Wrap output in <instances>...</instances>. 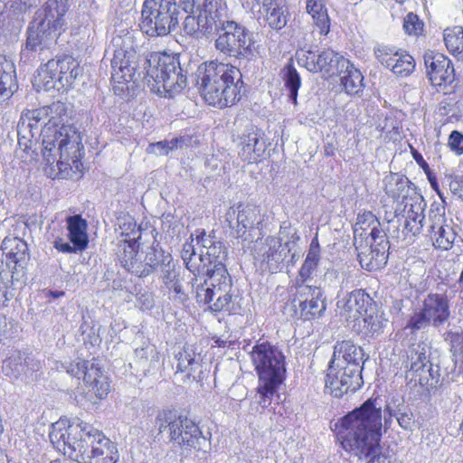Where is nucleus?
<instances>
[{
    "label": "nucleus",
    "instance_id": "nucleus-1",
    "mask_svg": "<svg viewBox=\"0 0 463 463\" xmlns=\"http://www.w3.org/2000/svg\"><path fill=\"white\" fill-rule=\"evenodd\" d=\"M111 44L114 49L111 78L114 81L137 82L144 79L151 90L161 92L162 88L169 97L186 87L187 76L181 67L179 56L152 52L143 60L141 68L137 44L131 33L113 37Z\"/></svg>",
    "mask_w": 463,
    "mask_h": 463
},
{
    "label": "nucleus",
    "instance_id": "nucleus-2",
    "mask_svg": "<svg viewBox=\"0 0 463 463\" xmlns=\"http://www.w3.org/2000/svg\"><path fill=\"white\" fill-rule=\"evenodd\" d=\"M49 438L57 450L78 463H116L119 459L115 443L79 418H60L52 424Z\"/></svg>",
    "mask_w": 463,
    "mask_h": 463
},
{
    "label": "nucleus",
    "instance_id": "nucleus-3",
    "mask_svg": "<svg viewBox=\"0 0 463 463\" xmlns=\"http://www.w3.org/2000/svg\"><path fill=\"white\" fill-rule=\"evenodd\" d=\"M381 407L369 399L341 419L338 439L350 456L362 461L381 449Z\"/></svg>",
    "mask_w": 463,
    "mask_h": 463
},
{
    "label": "nucleus",
    "instance_id": "nucleus-4",
    "mask_svg": "<svg viewBox=\"0 0 463 463\" xmlns=\"http://www.w3.org/2000/svg\"><path fill=\"white\" fill-rule=\"evenodd\" d=\"M43 156L48 165L56 163L60 171L80 170L83 146L80 133L73 125L58 126L55 116L41 130Z\"/></svg>",
    "mask_w": 463,
    "mask_h": 463
},
{
    "label": "nucleus",
    "instance_id": "nucleus-5",
    "mask_svg": "<svg viewBox=\"0 0 463 463\" xmlns=\"http://www.w3.org/2000/svg\"><path fill=\"white\" fill-rule=\"evenodd\" d=\"M155 428L159 434L167 430L170 440L183 449L201 453L203 456L212 449L211 433L203 434L193 420L186 416H177L175 411H160L155 419Z\"/></svg>",
    "mask_w": 463,
    "mask_h": 463
},
{
    "label": "nucleus",
    "instance_id": "nucleus-6",
    "mask_svg": "<svg viewBox=\"0 0 463 463\" xmlns=\"http://www.w3.org/2000/svg\"><path fill=\"white\" fill-rule=\"evenodd\" d=\"M68 11L66 0H48L43 7L35 13L34 20L28 28L26 48L41 51L56 43L64 31V14Z\"/></svg>",
    "mask_w": 463,
    "mask_h": 463
},
{
    "label": "nucleus",
    "instance_id": "nucleus-7",
    "mask_svg": "<svg viewBox=\"0 0 463 463\" xmlns=\"http://www.w3.org/2000/svg\"><path fill=\"white\" fill-rule=\"evenodd\" d=\"M214 48L224 57L234 58L242 71L255 68L257 50L252 33L243 24L229 20L221 27Z\"/></svg>",
    "mask_w": 463,
    "mask_h": 463
},
{
    "label": "nucleus",
    "instance_id": "nucleus-8",
    "mask_svg": "<svg viewBox=\"0 0 463 463\" xmlns=\"http://www.w3.org/2000/svg\"><path fill=\"white\" fill-rule=\"evenodd\" d=\"M138 247L139 243L133 238L118 243L117 250L120 265L137 278H146L173 260L172 255L156 241L146 249L145 255L138 252Z\"/></svg>",
    "mask_w": 463,
    "mask_h": 463
},
{
    "label": "nucleus",
    "instance_id": "nucleus-9",
    "mask_svg": "<svg viewBox=\"0 0 463 463\" xmlns=\"http://www.w3.org/2000/svg\"><path fill=\"white\" fill-rule=\"evenodd\" d=\"M221 272L217 277L204 279L203 282L193 283L195 298L200 304H208L209 309L214 313H240L241 308L237 297L232 293V278L228 271L222 269Z\"/></svg>",
    "mask_w": 463,
    "mask_h": 463
},
{
    "label": "nucleus",
    "instance_id": "nucleus-10",
    "mask_svg": "<svg viewBox=\"0 0 463 463\" xmlns=\"http://www.w3.org/2000/svg\"><path fill=\"white\" fill-rule=\"evenodd\" d=\"M178 16L175 0H145L139 26L150 37L165 36L175 29Z\"/></svg>",
    "mask_w": 463,
    "mask_h": 463
},
{
    "label": "nucleus",
    "instance_id": "nucleus-11",
    "mask_svg": "<svg viewBox=\"0 0 463 463\" xmlns=\"http://www.w3.org/2000/svg\"><path fill=\"white\" fill-rule=\"evenodd\" d=\"M242 70L241 67L232 65V63H225L213 60L201 63L195 73L196 84H205L206 90L209 94V98L217 97V89L214 84L222 82L225 85L224 91L226 95L232 97L233 91H237L243 87Z\"/></svg>",
    "mask_w": 463,
    "mask_h": 463
},
{
    "label": "nucleus",
    "instance_id": "nucleus-12",
    "mask_svg": "<svg viewBox=\"0 0 463 463\" xmlns=\"http://www.w3.org/2000/svg\"><path fill=\"white\" fill-rule=\"evenodd\" d=\"M449 300L445 294L430 293L422 301L419 309L411 315L407 327L411 331L426 329L433 326L436 329L443 326L450 318Z\"/></svg>",
    "mask_w": 463,
    "mask_h": 463
},
{
    "label": "nucleus",
    "instance_id": "nucleus-13",
    "mask_svg": "<svg viewBox=\"0 0 463 463\" xmlns=\"http://www.w3.org/2000/svg\"><path fill=\"white\" fill-rule=\"evenodd\" d=\"M410 363L406 372V379L413 384L429 387L438 383L439 366L434 367L431 362V346L424 342L412 345L408 351Z\"/></svg>",
    "mask_w": 463,
    "mask_h": 463
},
{
    "label": "nucleus",
    "instance_id": "nucleus-14",
    "mask_svg": "<svg viewBox=\"0 0 463 463\" xmlns=\"http://www.w3.org/2000/svg\"><path fill=\"white\" fill-rule=\"evenodd\" d=\"M196 241L199 250V275L213 278L217 277V273L221 275L222 269L228 271L224 264L227 249L222 241L204 232L196 236Z\"/></svg>",
    "mask_w": 463,
    "mask_h": 463
},
{
    "label": "nucleus",
    "instance_id": "nucleus-15",
    "mask_svg": "<svg viewBox=\"0 0 463 463\" xmlns=\"http://www.w3.org/2000/svg\"><path fill=\"white\" fill-rule=\"evenodd\" d=\"M251 359L260 381H282L286 372L282 352L269 342L258 343L251 351Z\"/></svg>",
    "mask_w": 463,
    "mask_h": 463
},
{
    "label": "nucleus",
    "instance_id": "nucleus-16",
    "mask_svg": "<svg viewBox=\"0 0 463 463\" xmlns=\"http://www.w3.org/2000/svg\"><path fill=\"white\" fill-rule=\"evenodd\" d=\"M298 63L311 72H323L331 76L337 72L345 64L348 66V60L332 49L321 52L300 50L296 52Z\"/></svg>",
    "mask_w": 463,
    "mask_h": 463
},
{
    "label": "nucleus",
    "instance_id": "nucleus-17",
    "mask_svg": "<svg viewBox=\"0 0 463 463\" xmlns=\"http://www.w3.org/2000/svg\"><path fill=\"white\" fill-rule=\"evenodd\" d=\"M67 373L77 377H83L86 385L92 391L98 399H104L110 391L108 378L98 364L93 361L78 359L67 367Z\"/></svg>",
    "mask_w": 463,
    "mask_h": 463
},
{
    "label": "nucleus",
    "instance_id": "nucleus-18",
    "mask_svg": "<svg viewBox=\"0 0 463 463\" xmlns=\"http://www.w3.org/2000/svg\"><path fill=\"white\" fill-rule=\"evenodd\" d=\"M364 383L362 370L329 364L326 377V388L335 397L355 392Z\"/></svg>",
    "mask_w": 463,
    "mask_h": 463
},
{
    "label": "nucleus",
    "instance_id": "nucleus-19",
    "mask_svg": "<svg viewBox=\"0 0 463 463\" xmlns=\"http://www.w3.org/2000/svg\"><path fill=\"white\" fill-rule=\"evenodd\" d=\"M357 257L362 268L373 271L383 268L388 260L389 241L388 237L375 240L363 239L354 241Z\"/></svg>",
    "mask_w": 463,
    "mask_h": 463
},
{
    "label": "nucleus",
    "instance_id": "nucleus-20",
    "mask_svg": "<svg viewBox=\"0 0 463 463\" xmlns=\"http://www.w3.org/2000/svg\"><path fill=\"white\" fill-rule=\"evenodd\" d=\"M427 236L430 237L436 249L448 250L452 248L457 233L447 223L443 206L431 205L428 214Z\"/></svg>",
    "mask_w": 463,
    "mask_h": 463
},
{
    "label": "nucleus",
    "instance_id": "nucleus-21",
    "mask_svg": "<svg viewBox=\"0 0 463 463\" xmlns=\"http://www.w3.org/2000/svg\"><path fill=\"white\" fill-rule=\"evenodd\" d=\"M3 253L6 256L7 265L12 268V278L19 279L25 275L26 267L30 261V251L27 242L16 236H7L1 245Z\"/></svg>",
    "mask_w": 463,
    "mask_h": 463
},
{
    "label": "nucleus",
    "instance_id": "nucleus-22",
    "mask_svg": "<svg viewBox=\"0 0 463 463\" xmlns=\"http://www.w3.org/2000/svg\"><path fill=\"white\" fill-rule=\"evenodd\" d=\"M300 317L305 320L319 317L326 310L325 298L320 287L308 284H298L297 298Z\"/></svg>",
    "mask_w": 463,
    "mask_h": 463
},
{
    "label": "nucleus",
    "instance_id": "nucleus-23",
    "mask_svg": "<svg viewBox=\"0 0 463 463\" xmlns=\"http://www.w3.org/2000/svg\"><path fill=\"white\" fill-rule=\"evenodd\" d=\"M423 58L427 75L433 86L446 88L454 81V67L448 57L439 52L428 51Z\"/></svg>",
    "mask_w": 463,
    "mask_h": 463
},
{
    "label": "nucleus",
    "instance_id": "nucleus-24",
    "mask_svg": "<svg viewBox=\"0 0 463 463\" xmlns=\"http://www.w3.org/2000/svg\"><path fill=\"white\" fill-rule=\"evenodd\" d=\"M239 155L242 160L251 164L260 161L267 150L264 132L251 126L245 129L241 137Z\"/></svg>",
    "mask_w": 463,
    "mask_h": 463
},
{
    "label": "nucleus",
    "instance_id": "nucleus-25",
    "mask_svg": "<svg viewBox=\"0 0 463 463\" xmlns=\"http://www.w3.org/2000/svg\"><path fill=\"white\" fill-rule=\"evenodd\" d=\"M257 259L266 265V269L276 273L284 266L287 259L285 242L282 243L281 238L269 236L256 249Z\"/></svg>",
    "mask_w": 463,
    "mask_h": 463
},
{
    "label": "nucleus",
    "instance_id": "nucleus-26",
    "mask_svg": "<svg viewBox=\"0 0 463 463\" xmlns=\"http://www.w3.org/2000/svg\"><path fill=\"white\" fill-rule=\"evenodd\" d=\"M337 307L341 309L342 315L345 313L347 318H354V321L358 317L376 310V303L364 289L352 291L346 298L337 302Z\"/></svg>",
    "mask_w": 463,
    "mask_h": 463
},
{
    "label": "nucleus",
    "instance_id": "nucleus-27",
    "mask_svg": "<svg viewBox=\"0 0 463 463\" xmlns=\"http://www.w3.org/2000/svg\"><path fill=\"white\" fill-rule=\"evenodd\" d=\"M175 359L177 373H185V377L192 381L203 380L202 356L195 346L185 345L175 355Z\"/></svg>",
    "mask_w": 463,
    "mask_h": 463
},
{
    "label": "nucleus",
    "instance_id": "nucleus-28",
    "mask_svg": "<svg viewBox=\"0 0 463 463\" xmlns=\"http://www.w3.org/2000/svg\"><path fill=\"white\" fill-rule=\"evenodd\" d=\"M364 350L361 346L351 341H341L335 344L330 363L353 370H362L364 362Z\"/></svg>",
    "mask_w": 463,
    "mask_h": 463
},
{
    "label": "nucleus",
    "instance_id": "nucleus-29",
    "mask_svg": "<svg viewBox=\"0 0 463 463\" xmlns=\"http://www.w3.org/2000/svg\"><path fill=\"white\" fill-rule=\"evenodd\" d=\"M384 191L393 200L405 203L412 200L417 193L415 185L405 175L390 173L383 179Z\"/></svg>",
    "mask_w": 463,
    "mask_h": 463
},
{
    "label": "nucleus",
    "instance_id": "nucleus-30",
    "mask_svg": "<svg viewBox=\"0 0 463 463\" xmlns=\"http://www.w3.org/2000/svg\"><path fill=\"white\" fill-rule=\"evenodd\" d=\"M236 236L243 240H253L252 232L260 229L262 222L260 209L253 204H238Z\"/></svg>",
    "mask_w": 463,
    "mask_h": 463
},
{
    "label": "nucleus",
    "instance_id": "nucleus-31",
    "mask_svg": "<svg viewBox=\"0 0 463 463\" xmlns=\"http://www.w3.org/2000/svg\"><path fill=\"white\" fill-rule=\"evenodd\" d=\"M427 221L395 213L392 219L387 220V232L393 238L406 240L409 235L420 234L423 227H427Z\"/></svg>",
    "mask_w": 463,
    "mask_h": 463
},
{
    "label": "nucleus",
    "instance_id": "nucleus-32",
    "mask_svg": "<svg viewBox=\"0 0 463 463\" xmlns=\"http://www.w3.org/2000/svg\"><path fill=\"white\" fill-rule=\"evenodd\" d=\"M199 25L201 27V33L208 36L213 33V30L216 34L221 30V27L230 19L227 17L225 8L222 6L221 0L217 1L212 8H206L198 14Z\"/></svg>",
    "mask_w": 463,
    "mask_h": 463
},
{
    "label": "nucleus",
    "instance_id": "nucleus-33",
    "mask_svg": "<svg viewBox=\"0 0 463 463\" xmlns=\"http://www.w3.org/2000/svg\"><path fill=\"white\" fill-rule=\"evenodd\" d=\"M160 354L155 345L144 343L135 349V357L130 364L137 373L143 375L154 373L159 368Z\"/></svg>",
    "mask_w": 463,
    "mask_h": 463
},
{
    "label": "nucleus",
    "instance_id": "nucleus-34",
    "mask_svg": "<svg viewBox=\"0 0 463 463\" xmlns=\"http://www.w3.org/2000/svg\"><path fill=\"white\" fill-rule=\"evenodd\" d=\"M366 236L365 240H375L387 237V229L382 228L379 219L372 212H364L358 214L354 226V241L358 240L357 236Z\"/></svg>",
    "mask_w": 463,
    "mask_h": 463
},
{
    "label": "nucleus",
    "instance_id": "nucleus-35",
    "mask_svg": "<svg viewBox=\"0 0 463 463\" xmlns=\"http://www.w3.org/2000/svg\"><path fill=\"white\" fill-rule=\"evenodd\" d=\"M386 322L383 314L375 310L355 318L354 328L364 338H374L383 333Z\"/></svg>",
    "mask_w": 463,
    "mask_h": 463
},
{
    "label": "nucleus",
    "instance_id": "nucleus-36",
    "mask_svg": "<svg viewBox=\"0 0 463 463\" xmlns=\"http://www.w3.org/2000/svg\"><path fill=\"white\" fill-rule=\"evenodd\" d=\"M17 90L18 83L14 65L6 60L0 66V104L10 99Z\"/></svg>",
    "mask_w": 463,
    "mask_h": 463
},
{
    "label": "nucleus",
    "instance_id": "nucleus-37",
    "mask_svg": "<svg viewBox=\"0 0 463 463\" xmlns=\"http://www.w3.org/2000/svg\"><path fill=\"white\" fill-rule=\"evenodd\" d=\"M341 75V83L345 91L349 95H357L364 90V76L362 72L348 60V66L345 64L337 72Z\"/></svg>",
    "mask_w": 463,
    "mask_h": 463
},
{
    "label": "nucleus",
    "instance_id": "nucleus-38",
    "mask_svg": "<svg viewBox=\"0 0 463 463\" xmlns=\"http://www.w3.org/2000/svg\"><path fill=\"white\" fill-rule=\"evenodd\" d=\"M68 237L71 244L78 249H86L89 244V236L87 233L88 223L80 215L69 216L66 219Z\"/></svg>",
    "mask_w": 463,
    "mask_h": 463
},
{
    "label": "nucleus",
    "instance_id": "nucleus-39",
    "mask_svg": "<svg viewBox=\"0 0 463 463\" xmlns=\"http://www.w3.org/2000/svg\"><path fill=\"white\" fill-rule=\"evenodd\" d=\"M57 65L56 71L60 79V87H70L80 73L79 62L70 55L63 56L58 60H53Z\"/></svg>",
    "mask_w": 463,
    "mask_h": 463
},
{
    "label": "nucleus",
    "instance_id": "nucleus-40",
    "mask_svg": "<svg viewBox=\"0 0 463 463\" xmlns=\"http://www.w3.org/2000/svg\"><path fill=\"white\" fill-rule=\"evenodd\" d=\"M198 87V90L201 92V95L203 97L204 100L211 106L217 107L220 109L230 107L233 104H235L237 101L240 100L241 96V91L240 90H237V91H233V95L232 97H228V94L226 95V90L224 91L225 85H222V82H218L215 85V88L217 89L218 96L216 99L215 97L209 98V94L206 90V85L205 84H196Z\"/></svg>",
    "mask_w": 463,
    "mask_h": 463
},
{
    "label": "nucleus",
    "instance_id": "nucleus-41",
    "mask_svg": "<svg viewBox=\"0 0 463 463\" xmlns=\"http://www.w3.org/2000/svg\"><path fill=\"white\" fill-rule=\"evenodd\" d=\"M307 10L319 29L320 34H327L330 30V20L324 0H307Z\"/></svg>",
    "mask_w": 463,
    "mask_h": 463
},
{
    "label": "nucleus",
    "instance_id": "nucleus-42",
    "mask_svg": "<svg viewBox=\"0 0 463 463\" xmlns=\"http://www.w3.org/2000/svg\"><path fill=\"white\" fill-rule=\"evenodd\" d=\"M57 65L54 64L53 60L48 61L44 65L37 70V76L35 77L38 84L43 85L45 90L57 89L60 90V79Z\"/></svg>",
    "mask_w": 463,
    "mask_h": 463
},
{
    "label": "nucleus",
    "instance_id": "nucleus-43",
    "mask_svg": "<svg viewBox=\"0 0 463 463\" xmlns=\"http://www.w3.org/2000/svg\"><path fill=\"white\" fill-rule=\"evenodd\" d=\"M265 10V19L269 26L274 30H280L288 23V12L285 5H281L276 1L272 5L263 7Z\"/></svg>",
    "mask_w": 463,
    "mask_h": 463
},
{
    "label": "nucleus",
    "instance_id": "nucleus-44",
    "mask_svg": "<svg viewBox=\"0 0 463 463\" xmlns=\"http://www.w3.org/2000/svg\"><path fill=\"white\" fill-rule=\"evenodd\" d=\"M282 79L285 82V87L288 90V99L295 105L298 101V91L301 85V78L296 68L292 63L287 64L281 71Z\"/></svg>",
    "mask_w": 463,
    "mask_h": 463
},
{
    "label": "nucleus",
    "instance_id": "nucleus-45",
    "mask_svg": "<svg viewBox=\"0 0 463 463\" xmlns=\"http://www.w3.org/2000/svg\"><path fill=\"white\" fill-rule=\"evenodd\" d=\"M443 339L449 345L453 360L463 370V332L446 331Z\"/></svg>",
    "mask_w": 463,
    "mask_h": 463
},
{
    "label": "nucleus",
    "instance_id": "nucleus-46",
    "mask_svg": "<svg viewBox=\"0 0 463 463\" xmlns=\"http://www.w3.org/2000/svg\"><path fill=\"white\" fill-rule=\"evenodd\" d=\"M388 69L398 77H407L413 72L415 61L410 54L399 52Z\"/></svg>",
    "mask_w": 463,
    "mask_h": 463
},
{
    "label": "nucleus",
    "instance_id": "nucleus-47",
    "mask_svg": "<svg viewBox=\"0 0 463 463\" xmlns=\"http://www.w3.org/2000/svg\"><path fill=\"white\" fill-rule=\"evenodd\" d=\"M444 42L447 49L453 54L463 52V29L456 26L444 32Z\"/></svg>",
    "mask_w": 463,
    "mask_h": 463
},
{
    "label": "nucleus",
    "instance_id": "nucleus-48",
    "mask_svg": "<svg viewBox=\"0 0 463 463\" xmlns=\"http://www.w3.org/2000/svg\"><path fill=\"white\" fill-rule=\"evenodd\" d=\"M66 111L65 105L61 102H55L52 103L51 106L43 107L39 109H34L32 111H29L26 114V121L33 122L34 126H38V123L45 116H49L52 114L61 115L64 114Z\"/></svg>",
    "mask_w": 463,
    "mask_h": 463
},
{
    "label": "nucleus",
    "instance_id": "nucleus-49",
    "mask_svg": "<svg viewBox=\"0 0 463 463\" xmlns=\"http://www.w3.org/2000/svg\"><path fill=\"white\" fill-rule=\"evenodd\" d=\"M24 354L16 351L3 362V372L7 376L17 377L24 373Z\"/></svg>",
    "mask_w": 463,
    "mask_h": 463
},
{
    "label": "nucleus",
    "instance_id": "nucleus-50",
    "mask_svg": "<svg viewBox=\"0 0 463 463\" xmlns=\"http://www.w3.org/2000/svg\"><path fill=\"white\" fill-rule=\"evenodd\" d=\"M192 242H186L183 246V250L181 252L182 259L185 263L186 268L194 274V279H192V284H197V278L195 272L199 274V264H197L196 260H198L197 250L194 248V245Z\"/></svg>",
    "mask_w": 463,
    "mask_h": 463
},
{
    "label": "nucleus",
    "instance_id": "nucleus-51",
    "mask_svg": "<svg viewBox=\"0 0 463 463\" xmlns=\"http://www.w3.org/2000/svg\"><path fill=\"white\" fill-rule=\"evenodd\" d=\"M319 261L320 256L307 254L296 279L297 287H298V284H307V282L311 279L313 273L317 269Z\"/></svg>",
    "mask_w": 463,
    "mask_h": 463
},
{
    "label": "nucleus",
    "instance_id": "nucleus-52",
    "mask_svg": "<svg viewBox=\"0 0 463 463\" xmlns=\"http://www.w3.org/2000/svg\"><path fill=\"white\" fill-rule=\"evenodd\" d=\"M426 206L427 203L423 197L420 194L416 195L412 200L405 202L403 209L404 214H402V216L427 220L424 214Z\"/></svg>",
    "mask_w": 463,
    "mask_h": 463
},
{
    "label": "nucleus",
    "instance_id": "nucleus-53",
    "mask_svg": "<svg viewBox=\"0 0 463 463\" xmlns=\"http://www.w3.org/2000/svg\"><path fill=\"white\" fill-rule=\"evenodd\" d=\"M259 386L258 392L260 394L259 403L262 408L268 407L272 400L273 395L276 392L278 386L281 383L282 381L279 380H270L269 381H260L259 379Z\"/></svg>",
    "mask_w": 463,
    "mask_h": 463
},
{
    "label": "nucleus",
    "instance_id": "nucleus-54",
    "mask_svg": "<svg viewBox=\"0 0 463 463\" xmlns=\"http://www.w3.org/2000/svg\"><path fill=\"white\" fill-rule=\"evenodd\" d=\"M298 235L296 232H294L290 238L285 241L287 259L284 261V265L287 264V266H294L295 263L299 260L301 251L297 245V241H298Z\"/></svg>",
    "mask_w": 463,
    "mask_h": 463
},
{
    "label": "nucleus",
    "instance_id": "nucleus-55",
    "mask_svg": "<svg viewBox=\"0 0 463 463\" xmlns=\"http://www.w3.org/2000/svg\"><path fill=\"white\" fill-rule=\"evenodd\" d=\"M161 279L165 288L173 287L174 283L180 280V267H178L174 260L163 267L160 270Z\"/></svg>",
    "mask_w": 463,
    "mask_h": 463
},
{
    "label": "nucleus",
    "instance_id": "nucleus-56",
    "mask_svg": "<svg viewBox=\"0 0 463 463\" xmlns=\"http://www.w3.org/2000/svg\"><path fill=\"white\" fill-rule=\"evenodd\" d=\"M398 52L394 48L386 45H378L374 48L376 59L386 68L390 67Z\"/></svg>",
    "mask_w": 463,
    "mask_h": 463
},
{
    "label": "nucleus",
    "instance_id": "nucleus-57",
    "mask_svg": "<svg viewBox=\"0 0 463 463\" xmlns=\"http://www.w3.org/2000/svg\"><path fill=\"white\" fill-rule=\"evenodd\" d=\"M38 135L39 127L34 126L30 120L26 121L25 118H22L17 126V136L25 137L31 141L35 142Z\"/></svg>",
    "mask_w": 463,
    "mask_h": 463
},
{
    "label": "nucleus",
    "instance_id": "nucleus-58",
    "mask_svg": "<svg viewBox=\"0 0 463 463\" xmlns=\"http://www.w3.org/2000/svg\"><path fill=\"white\" fill-rule=\"evenodd\" d=\"M403 28L408 34L418 35L423 29V23L419 19L418 15L409 13L404 17Z\"/></svg>",
    "mask_w": 463,
    "mask_h": 463
},
{
    "label": "nucleus",
    "instance_id": "nucleus-59",
    "mask_svg": "<svg viewBox=\"0 0 463 463\" xmlns=\"http://www.w3.org/2000/svg\"><path fill=\"white\" fill-rule=\"evenodd\" d=\"M449 191L463 201V177L454 175L445 176Z\"/></svg>",
    "mask_w": 463,
    "mask_h": 463
},
{
    "label": "nucleus",
    "instance_id": "nucleus-60",
    "mask_svg": "<svg viewBox=\"0 0 463 463\" xmlns=\"http://www.w3.org/2000/svg\"><path fill=\"white\" fill-rule=\"evenodd\" d=\"M394 417L396 418L399 425L406 430H412L415 420L413 413L409 410L406 411H402L399 410L394 412Z\"/></svg>",
    "mask_w": 463,
    "mask_h": 463
},
{
    "label": "nucleus",
    "instance_id": "nucleus-61",
    "mask_svg": "<svg viewBox=\"0 0 463 463\" xmlns=\"http://www.w3.org/2000/svg\"><path fill=\"white\" fill-rule=\"evenodd\" d=\"M448 146L456 155L463 154V134L458 130H453L448 139Z\"/></svg>",
    "mask_w": 463,
    "mask_h": 463
},
{
    "label": "nucleus",
    "instance_id": "nucleus-62",
    "mask_svg": "<svg viewBox=\"0 0 463 463\" xmlns=\"http://www.w3.org/2000/svg\"><path fill=\"white\" fill-rule=\"evenodd\" d=\"M199 24V17L194 15H187L184 21V32L189 35H194L201 33V27Z\"/></svg>",
    "mask_w": 463,
    "mask_h": 463
},
{
    "label": "nucleus",
    "instance_id": "nucleus-63",
    "mask_svg": "<svg viewBox=\"0 0 463 463\" xmlns=\"http://www.w3.org/2000/svg\"><path fill=\"white\" fill-rule=\"evenodd\" d=\"M166 288L169 290V294H172L175 301L183 304L187 300V295L183 289L181 279L174 283L173 287H167Z\"/></svg>",
    "mask_w": 463,
    "mask_h": 463
},
{
    "label": "nucleus",
    "instance_id": "nucleus-64",
    "mask_svg": "<svg viewBox=\"0 0 463 463\" xmlns=\"http://www.w3.org/2000/svg\"><path fill=\"white\" fill-rule=\"evenodd\" d=\"M24 374H33L42 368L40 360L36 359L33 355H25L24 359Z\"/></svg>",
    "mask_w": 463,
    "mask_h": 463
}]
</instances>
